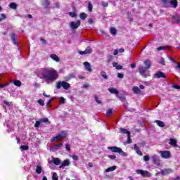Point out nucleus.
I'll return each mask as SVG.
<instances>
[{"mask_svg": "<svg viewBox=\"0 0 180 180\" xmlns=\"http://www.w3.org/2000/svg\"><path fill=\"white\" fill-rule=\"evenodd\" d=\"M42 75V79H44L47 84L54 82L58 79V72L53 68H44L41 70Z\"/></svg>", "mask_w": 180, "mask_h": 180, "instance_id": "nucleus-1", "label": "nucleus"}, {"mask_svg": "<svg viewBox=\"0 0 180 180\" xmlns=\"http://www.w3.org/2000/svg\"><path fill=\"white\" fill-rule=\"evenodd\" d=\"M108 150H110L112 153H118L122 157H127L129 155V153L123 151L121 148L117 146H108Z\"/></svg>", "mask_w": 180, "mask_h": 180, "instance_id": "nucleus-2", "label": "nucleus"}, {"mask_svg": "<svg viewBox=\"0 0 180 180\" xmlns=\"http://www.w3.org/2000/svg\"><path fill=\"white\" fill-rule=\"evenodd\" d=\"M56 89H60L61 86L63 89H70L71 88V84L65 81H59L56 82Z\"/></svg>", "mask_w": 180, "mask_h": 180, "instance_id": "nucleus-3", "label": "nucleus"}, {"mask_svg": "<svg viewBox=\"0 0 180 180\" xmlns=\"http://www.w3.org/2000/svg\"><path fill=\"white\" fill-rule=\"evenodd\" d=\"M65 137H67V132L63 131L60 132V134H58L56 135V136L53 137L52 141L53 143H57V141H58L59 140H64Z\"/></svg>", "mask_w": 180, "mask_h": 180, "instance_id": "nucleus-4", "label": "nucleus"}, {"mask_svg": "<svg viewBox=\"0 0 180 180\" xmlns=\"http://www.w3.org/2000/svg\"><path fill=\"white\" fill-rule=\"evenodd\" d=\"M164 5L167 8L170 5L173 6V8H178V0H162Z\"/></svg>", "mask_w": 180, "mask_h": 180, "instance_id": "nucleus-5", "label": "nucleus"}, {"mask_svg": "<svg viewBox=\"0 0 180 180\" xmlns=\"http://www.w3.org/2000/svg\"><path fill=\"white\" fill-rule=\"evenodd\" d=\"M136 172L138 175H141L143 178H150L151 176V173L147 170L137 169Z\"/></svg>", "mask_w": 180, "mask_h": 180, "instance_id": "nucleus-6", "label": "nucleus"}, {"mask_svg": "<svg viewBox=\"0 0 180 180\" xmlns=\"http://www.w3.org/2000/svg\"><path fill=\"white\" fill-rule=\"evenodd\" d=\"M146 71H147V68H144L143 66H140L139 68V72L140 75H142L144 78H147L148 77H151V75L150 73H146Z\"/></svg>", "mask_w": 180, "mask_h": 180, "instance_id": "nucleus-7", "label": "nucleus"}, {"mask_svg": "<svg viewBox=\"0 0 180 180\" xmlns=\"http://www.w3.org/2000/svg\"><path fill=\"white\" fill-rule=\"evenodd\" d=\"M160 154L162 158H165V160L171 158V152L169 150H162L160 152Z\"/></svg>", "mask_w": 180, "mask_h": 180, "instance_id": "nucleus-8", "label": "nucleus"}, {"mask_svg": "<svg viewBox=\"0 0 180 180\" xmlns=\"http://www.w3.org/2000/svg\"><path fill=\"white\" fill-rule=\"evenodd\" d=\"M81 26V20H78L76 22L74 21L70 22V27L73 30L78 29Z\"/></svg>", "mask_w": 180, "mask_h": 180, "instance_id": "nucleus-9", "label": "nucleus"}, {"mask_svg": "<svg viewBox=\"0 0 180 180\" xmlns=\"http://www.w3.org/2000/svg\"><path fill=\"white\" fill-rule=\"evenodd\" d=\"M153 78H167V77L165 76V74H164V72H161V71H158L156 73L154 74L153 75Z\"/></svg>", "mask_w": 180, "mask_h": 180, "instance_id": "nucleus-10", "label": "nucleus"}, {"mask_svg": "<svg viewBox=\"0 0 180 180\" xmlns=\"http://www.w3.org/2000/svg\"><path fill=\"white\" fill-rule=\"evenodd\" d=\"M172 172H174L172 169H163L161 170L160 174L161 175L165 176L168 175V174H172Z\"/></svg>", "mask_w": 180, "mask_h": 180, "instance_id": "nucleus-11", "label": "nucleus"}, {"mask_svg": "<svg viewBox=\"0 0 180 180\" xmlns=\"http://www.w3.org/2000/svg\"><path fill=\"white\" fill-rule=\"evenodd\" d=\"M70 162L69 160H65L61 162V165L59 166V168H64V167H68Z\"/></svg>", "mask_w": 180, "mask_h": 180, "instance_id": "nucleus-12", "label": "nucleus"}, {"mask_svg": "<svg viewBox=\"0 0 180 180\" xmlns=\"http://www.w3.org/2000/svg\"><path fill=\"white\" fill-rule=\"evenodd\" d=\"M119 130L120 132L122 133V134H127V136H130V134H131L130 131H127V129L124 128H120Z\"/></svg>", "mask_w": 180, "mask_h": 180, "instance_id": "nucleus-13", "label": "nucleus"}, {"mask_svg": "<svg viewBox=\"0 0 180 180\" xmlns=\"http://www.w3.org/2000/svg\"><path fill=\"white\" fill-rule=\"evenodd\" d=\"M11 40L12 41H13V44H15V46H19V43L18 42V41H16V34L13 33L11 34Z\"/></svg>", "mask_w": 180, "mask_h": 180, "instance_id": "nucleus-14", "label": "nucleus"}, {"mask_svg": "<svg viewBox=\"0 0 180 180\" xmlns=\"http://www.w3.org/2000/svg\"><path fill=\"white\" fill-rule=\"evenodd\" d=\"M50 57L52 60H53V61H56V63H60V58L57 55L52 53L50 55Z\"/></svg>", "mask_w": 180, "mask_h": 180, "instance_id": "nucleus-15", "label": "nucleus"}, {"mask_svg": "<svg viewBox=\"0 0 180 180\" xmlns=\"http://www.w3.org/2000/svg\"><path fill=\"white\" fill-rule=\"evenodd\" d=\"M84 65L87 71L91 72L92 71V68H91V63L89 62H84Z\"/></svg>", "mask_w": 180, "mask_h": 180, "instance_id": "nucleus-16", "label": "nucleus"}, {"mask_svg": "<svg viewBox=\"0 0 180 180\" xmlns=\"http://www.w3.org/2000/svg\"><path fill=\"white\" fill-rule=\"evenodd\" d=\"M52 161L55 165H60L61 164V160L58 158H53Z\"/></svg>", "mask_w": 180, "mask_h": 180, "instance_id": "nucleus-17", "label": "nucleus"}, {"mask_svg": "<svg viewBox=\"0 0 180 180\" xmlns=\"http://www.w3.org/2000/svg\"><path fill=\"white\" fill-rule=\"evenodd\" d=\"M132 91L134 93H135L136 95H139L140 94H141V90H140V89H139L138 86H134L132 88Z\"/></svg>", "mask_w": 180, "mask_h": 180, "instance_id": "nucleus-18", "label": "nucleus"}, {"mask_svg": "<svg viewBox=\"0 0 180 180\" xmlns=\"http://www.w3.org/2000/svg\"><path fill=\"white\" fill-rule=\"evenodd\" d=\"M155 123H156L159 127H165V123L161 120H155Z\"/></svg>", "mask_w": 180, "mask_h": 180, "instance_id": "nucleus-19", "label": "nucleus"}, {"mask_svg": "<svg viewBox=\"0 0 180 180\" xmlns=\"http://www.w3.org/2000/svg\"><path fill=\"white\" fill-rule=\"evenodd\" d=\"M8 6L9 8H11V9H14V10L18 9V4L15 2L10 3Z\"/></svg>", "mask_w": 180, "mask_h": 180, "instance_id": "nucleus-20", "label": "nucleus"}, {"mask_svg": "<svg viewBox=\"0 0 180 180\" xmlns=\"http://www.w3.org/2000/svg\"><path fill=\"white\" fill-rule=\"evenodd\" d=\"M108 91L110 94H115V95H119V91L117 90V89L111 88V89H108Z\"/></svg>", "mask_w": 180, "mask_h": 180, "instance_id": "nucleus-21", "label": "nucleus"}, {"mask_svg": "<svg viewBox=\"0 0 180 180\" xmlns=\"http://www.w3.org/2000/svg\"><path fill=\"white\" fill-rule=\"evenodd\" d=\"M144 64H145V68H146L147 70H148V68H150L151 67V61L146 60L144 61Z\"/></svg>", "mask_w": 180, "mask_h": 180, "instance_id": "nucleus-22", "label": "nucleus"}, {"mask_svg": "<svg viewBox=\"0 0 180 180\" xmlns=\"http://www.w3.org/2000/svg\"><path fill=\"white\" fill-rule=\"evenodd\" d=\"M172 23H180V17H172Z\"/></svg>", "mask_w": 180, "mask_h": 180, "instance_id": "nucleus-23", "label": "nucleus"}, {"mask_svg": "<svg viewBox=\"0 0 180 180\" xmlns=\"http://www.w3.org/2000/svg\"><path fill=\"white\" fill-rule=\"evenodd\" d=\"M43 6L44 9H47L50 6V0H45Z\"/></svg>", "mask_w": 180, "mask_h": 180, "instance_id": "nucleus-24", "label": "nucleus"}, {"mask_svg": "<svg viewBox=\"0 0 180 180\" xmlns=\"http://www.w3.org/2000/svg\"><path fill=\"white\" fill-rule=\"evenodd\" d=\"M112 66L115 67L116 70H122L123 68V66L122 65H119L117 63H112Z\"/></svg>", "mask_w": 180, "mask_h": 180, "instance_id": "nucleus-25", "label": "nucleus"}, {"mask_svg": "<svg viewBox=\"0 0 180 180\" xmlns=\"http://www.w3.org/2000/svg\"><path fill=\"white\" fill-rule=\"evenodd\" d=\"M170 146H173L174 147H176V141L174 139H170V141L169 142Z\"/></svg>", "mask_w": 180, "mask_h": 180, "instance_id": "nucleus-26", "label": "nucleus"}, {"mask_svg": "<svg viewBox=\"0 0 180 180\" xmlns=\"http://www.w3.org/2000/svg\"><path fill=\"white\" fill-rule=\"evenodd\" d=\"M116 168H117L116 166L110 167L105 169V172H112L115 171Z\"/></svg>", "mask_w": 180, "mask_h": 180, "instance_id": "nucleus-27", "label": "nucleus"}, {"mask_svg": "<svg viewBox=\"0 0 180 180\" xmlns=\"http://www.w3.org/2000/svg\"><path fill=\"white\" fill-rule=\"evenodd\" d=\"M152 158L154 164H160V159H158V156H153Z\"/></svg>", "mask_w": 180, "mask_h": 180, "instance_id": "nucleus-28", "label": "nucleus"}, {"mask_svg": "<svg viewBox=\"0 0 180 180\" xmlns=\"http://www.w3.org/2000/svg\"><path fill=\"white\" fill-rule=\"evenodd\" d=\"M84 51H86V54H91L92 53V47L89 46L86 48Z\"/></svg>", "mask_w": 180, "mask_h": 180, "instance_id": "nucleus-29", "label": "nucleus"}, {"mask_svg": "<svg viewBox=\"0 0 180 180\" xmlns=\"http://www.w3.org/2000/svg\"><path fill=\"white\" fill-rule=\"evenodd\" d=\"M169 46H159L157 48L158 51H161V50H169Z\"/></svg>", "mask_w": 180, "mask_h": 180, "instance_id": "nucleus-30", "label": "nucleus"}, {"mask_svg": "<svg viewBox=\"0 0 180 180\" xmlns=\"http://www.w3.org/2000/svg\"><path fill=\"white\" fill-rule=\"evenodd\" d=\"M110 32L112 34V36H115V34L117 33L116 28H115L113 27L110 28Z\"/></svg>", "mask_w": 180, "mask_h": 180, "instance_id": "nucleus-31", "label": "nucleus"}, {"mask_svg": "<svg viewBox=\"0 0 180 180\" xmlns=\"http://www.w3.org/2000/svg\"><path fill=\"white\" fill-rule=\"evenodd\" d=\"M86 13H81L80 14H79V18H80V19H82V20H85V19H86Z\"/></svg>", "mask_w": 180, "mask_h": 180, "instance_id": "nucleus-32", "label": "nucleus"}, {"mask_svg": "<svg viewBox=\"0 0 180 180\" xmlns=\"http://www.w3.org/2000/svg\"><path fill=\"white\" fill-rule=\"evenodd\" d=\"M13 84L15 86H20V85H22V82H20V80H14Z\"/></svg>", "mask_w": 180, "mask_h": 180, "instance_id": "nucleus-33", "label": "nucleus"}, {"mask_svg": "<svg viewBox=\"0 0 180 180\" xmlns=\"http://www.w3.org/2000/svg\"><path fill=\"white\" fill-rule=\"evenodd\" d=\"M101 6H103V8H108L109 6V3L105 1H101Z\"/></svg>", "mask_w": 180, "mask_h": 180, "instance_id": "nucleus-34", "label": "nucleus"}, {"mask_svg": "<svg viewBox=\"0 0 180 180\" xmlns=\"http://www.w3.org/2000/svg\"><path fill=\"white\" fill-rule=\"evenodd\" d=\"M101 75L104 79H108V75H106V72L105 71L101 72Z\"/></svg>", "mask_w": 180, "mask_h": 180, "instance_id": "nucleus-35", "label": "nucleus"}, {"mask_svg": "<svg viewBox=\"0 0 180 180\" xmlns=\"http://www.w3.org/2000/svg\"><path fill=\"white\" fill-rule=\"evenodd\" d=\"M113 115V110L112 108H110L107 112H106V115L107 116H112Z\"/></svg>", "mask_w": 180, "mask_h": 180, "instance_id": "nucleus-36", "label": "nucleus"}, {"mask_svg": "<svg viewBox=\"0 0 180 180\" xmlns=\"http://www.w3.org/2000/svg\"><path fill=\"white\" fill-rule=\"evenodd\" d=\"M118 98L121 102H124L126 101V96L123 94H121L120 96H118Z\"/></svg>", "mask_w": 180, "mask_h": 180, "instance_id": "nucleus-37", "label": "nucleus"}, {"mask_svg": "<svg viewBox=\"0 0 180 180\" xmlns=\"http://www.w3.org/2000/svg\"><path fill=\"white\" fill-rule=\"evenodd\" d=\"M88 9L89 12H92V9H94V6L92 5V3H91V1L88 3Z\"/></svg>", "mask_w": 180, "mask_h": 180, "instance_id": "nucleus-38", "label": "nucleus"}, {"mask_svg": "<svg viewBox=\"0 0 180 180\" xmlns=\"http://www.w3.org/2000/svg\"><path fill=\"white\" fill-rule=\"evenodd\" d=\"M41 171H43V169H41V166H37L36 169L37 174H41Z\"/></svg>", "mask_w": 180, "mask_h": 180, "instance_id": "nucleus-39", "label": "nucleus"}, {"mask_svg": "<svg viewBox=\"0 0 180 180\" xmlns=\"http://www.w3.org/2000/svg\"><path fill=\"white\" fill-rule=\"evenodd\" d=\"M20 150H22V151H27V150H29V146H21Z\"/></svg>", "mask_w": 180, "mask_h": 180, "instance_id": "nucleus-40", "label": "nucleus"}, {"mask_svg": "<svg viewBox=\"0 0 180 180\" xmlns=\"http://www.w3.org/2000/svg\"><path fill=\"white\" fill-rule=\"evenodd\" d=\"M60 148L57 146V145H55L52 147H51V150L53 152H56L57 151V150H58Z\"/></svg>", "mask_w": 180, "mask_h": 180, "instance_id": "nucleus-41", "label": "nucleus"}, {"mask_svg": "<svg viewBox=\"0 0 180 180\" xmlns=\"http://www.w3.org/2000/svg\"><path fill=\"white\" fill-rule=\"evenodd\" d=\"M64 103H65V98H64V97H60L59 105H64Z\"/></svg>", "mask_w": 180, "mask_h": 180, "instance_id": "nucleus-42", "label": "nucleus"}, {"mask_svg": "<svg viewBox=\"0 0 180 180\" xmlns=\"http://www.w3.org/2000/svg\"><path fill=\"white\" fill-rule=\"evenodd\" d=\"M94 99H95L96 102L98 105H101V103H102V101H101V100H99V98H98V96L95 95V96H94Z\"/></svg>", "mask_w": 180, "mask_h": 180, "instance_id": "nucleus-43", "label": "nucleus"}, {"mask_svg": "<svg viewBox=\"0 0 180 180\" xmlns=\"http://www.w3.org/2000/svg\"><path fill=\"white\" fill-rule=\"evenodd\" d=\"M52 180H58V175H57V173L54 172L53 174Z\"/></svg>", "mask_w": 180, "mask_h": 180, "instance_id": "nucleus-44", "label": "nucleus"}, {"mask_svg": "<svg viewBox=\"0 0 180 180\" xmlns=\"http://www.w3.org/2000/svg\"><path fill=\"white\" fill-rule=\"evenodd\" d=\"M65 150L67 151H71V145L70 143L65 144Z\"/></svg>", "mask_w": 180, "mask_h": 180, "instance_id": "nucleus-45", "label": "nucleus"}, {"mask_svg": "<svg viewBox=\"0 0 180 180\" xmlns=\"http://www.w3.org/2000/svg\"><path fill=\"white\" fill-rule=\"evenodd\" d=\"M41 123H47L49 122V118L45 117L39 120Z\"/></svg>", "mask_w": 180, "mask_h": 180, "instance_id": "nucleus-46", "label": "nucleus"}, {"mask_svg": "<svg viewBox=\"0 0 180 180\" xmlns=\"http://www.w3.org/2000/svg\"><path fill=\"white\" fill-rule=\"evenodd\" d=\"M54 99V98H51V99H49L47 102L46 106L48 108H51V105L50 103H51V101H53Z\"/></svg>", "mask_w": 180, "mask_h": 180, "instance_id": "nucleus-47", "label": "nucleus"}, {"mask_svg": "<svg viewBox=\"0 0 180 180\" xmlns=\"http://www.w3.org/2000/svg\"><path fill=\"white\" fill-rule=\"evenodd\" d=\"M40 124H41L40 120L39 121H36L34 124V127H40Z\"/></svg>", "mask_w": 180, "mask_h": 180, "instance_id": "nucleus-48", "label": "nucleus"}, {"mask_svg": "<svg viewBox=\"0 0 180 180\" xmlns=\"http://www.w3.org/2000/svg\"><path fill=\"white\" fill-rule=\"evenodd\" d=\"M131 136V134H129V136H127V143L128 144H131V138H130Z\"/></svg>", "mask_w": 180, "mask_h": 180, "instance_id": "nucleus-49", "label": "nucleus"}, {"mask_svg": "<svg viewBox=\"0 0 180 180\" xmlns=\"http://www.w3.org/2000/svg\"><path fill=\"white\" fill-rule=\"evenodd\" d=\"M143 161L145 162L150 161V156L148 155L143 156Z\"/></svg>", "mask_w": 180, "mask_h": 180, "instance_id": "nucleus-50", "label": "nucleus"}, {"mask_svg": "<svg viewBox=\"0 0 180 180\" xmlns=\"http://www.w3.org/2000/svg\"><path fill=\"white\" fill-rule=\"evenodd\" d=\"M69 15L71 16V18L77 17V13H75V12H69Z\"/></svg>", "mask_w": 180, "mask_h": 180, "instance_id": "nucleus-51", "label": "nucleus"}, {"mask_svg": "<svg viewBox=\"0 0 180 180\" xmlns=\"http://www.w3.org/2000/svg\"><path fill=\"white\" fill-rule=\"evenodd\" d=\"M38 103H39L41 106H44V101H43L42 99L38 100Z\"/></svg>", "mask_w": 180, "mask_h": 180, "instance_id": "nucleus-52", "label": "nucleus"}, {"mask_svg": "<svg viewBox=\"0 0 180 180\" xmlns=\"http://www.w3.org/2000/svg\"><path fill=\"white\" fill-rule=\"evenodd\" d=\"M108 157L110 158V160H116V155H108Z\"/></svg>", "mask_w": 180, "mask_h": 180, "instance_id": "nucleus-53", "label": "nucleus"}, {"mask_svg": "<svg viewBox=\"0 0 180 180\" xmlns=\"http://www.w3.org/2000/svg\"><path fill=\"white\" fill-rule=\"evenodd\" d=\"M72 160H74V161H78V160H79L78 155H72Z\"/></svg>", "mask_w": 180, "mask_h": 180, "instance_id": "nucleus-54", "label": "nucleus"}, {"mask_svg": "<svg viewBox=\"0 0 180 180\" xmlns=\"http://www.w3.org/2000/svg\"><path fill=\"white\" fill-rule=\"evenodd\" d=\"M79 54H80V56H84L85 54H86V51H79Z\"/></svg>", "mask_w": 180, "mask_h": 180, "instance_id": "nucleus-55", "label": "nucleus"}, {"mask_svg": "<svg viewBox=\"0 0 180 180\" xmlns=\"http://www.w3.org/2000/svg\"><path fill=\"white\" fill-rule=\"evenodd\" d=\"M136 154H138L139 155H143V152H141V150H140V148L137 150H136Z\"/></svg>", "mask_w": 180, "mask_h": 180, "instance_id": "nucleus-56", "label": "nucleus"}, {"mask_svg": "<svg viewBox=\"0 0 180 180\" xmlns=\"http://www.w3.org/2000/svg\"><path fill=\"white\" fill-rule=\"evenodd\" d=\"M87 23L88 25H92L94 23V20H92V18L89 19Z\"/></svg>", "mask_w": 180, "mask_h": 180, "instance_id": "nucleus-57", "label": "nucleus"}, {"mask_svg": "<svg viewBox=\"0 0 180 180\" xmlns=\"http://www.w3.org/2000/svg\"><path fill=\"white\" fill-rule=\"evenodd\" d=\"M40 40L42 42V44H47V41H46V39H44V38H41Z\"/></svg>", "mask_w": 180, "mask_h": 180, "instance_id": "nucleus-58", "label": "nucleus"}, {"mask_svg": "<svg viewBox=\"0 0 180 180\" xmlns=\"http://www.w3.org/2000/svg\"><path fill=\"white\" fill-rule=\"evenodd\" d=\"M172 86L174 89H180V86L178 84H174Z\"/></svg>", "mask_w": 180, "mask_h": 180, "instance_id": "nucleus-59", "label": "nucleus"}, {"mask_svg": "<svg viewBox=\"0 0 180 180\" xmlns=\"http://www.w3.org/2000/svg\"><path fill=\"white\" fill-rule=\"evenodd\" d=\"M160 64H162V65H165V60H164V58H162L160 59Z\"/></svg>", "mask_w": 180, "mask_h": 180, "instance_id": "nucleus-60", "label": "nucleus"}, {"mask_svg": "<svg viewBox=\"0 0 180 180\" xmlns=\"http://www.w3.org/2000/svg\"><path fill=\"white\" fill-rule=\"evenodd\" d=\"M123 77H124V75L122 73H118L117 74V78H123Z\"/></svg>", "mask_w": 180, "mask_h": 180, "instance_id": "nucleus-61", "label": "nucleus"}, {"mask_svg": "<svg viewBox=\"0 0 180 180\" xmlns=\"http://www.w3.org/2000/svg\"><path fill=\"white\" fill-rule=\"evenodd\" d=\"M139 146H137V144H134V150H135V151H136L137 150H139Z\"/></svg>", "mask_w": 180, "mask_h": 180, "instance_id": "nucleus-62", "label": "nucleus"}, {"mask_svg": "<svg viewBox=\"0 0 180 180\" xmlns=\"http://www.w3.org/2000/svg\"><path fill=\"white\" fill-rule=\"evenodd\" d=\"M112 60H113V56L110 55V56H108V61H112Z\"/></svg>", "mask_w": 180, "mask_h": 180, "instance_id": "nucleus-63", "label": "nucleus"}, {"mask_svg": "<svg viewBox=\"0 0 180 180\" xmlns=\"http://www.w3.org/2000/svg\"><path fill=\"white\" fill-rule=\"evenodd\" d=\"M1 18L2 20H4V19H6V15H5V14H1Z\"/></svg>", "mask_w": 180, "mask_h": 180, "instance_id": "nucleus-64", "label": "nucleus"}]
</instances>
